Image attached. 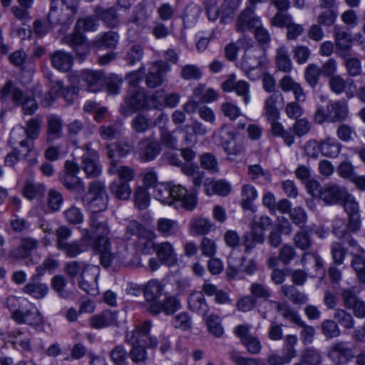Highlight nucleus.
Instances as JSON below:
<instances>
[{
    "label": "nucleus",
    "instance_id": "e2e57ef3",
    "mask_svg": "<svg viewBox=\"0 0 365 365\" xmlns=\"http://www.w3.org/2000/svg\"><path fill=\"white\" fill-rule=\"evenodd\" d=\"M91 267L85 262L71 261L66 264L65 272L71 278L73 279L79 275L81 276L83 272L88 271Z\"/></svg>",
    "mask_w": 365,
    "mask_h": 365
},
{
    "label": "nucleus",
    "instance_id": "c85d7f7f",
    "mask_svg": "<svg viewBox=\"0 0 365 365\" xmlns=\"http://www.w3.org/2000/svg\"><path fill=\"white\" fill-rule=\"evenodd\" d=\"M246 257H237L236 253L232 251L227 259V268L226 276L229 280H232L242 273L243 264L246 261Z\"/></svg>",
    "mask_w": 365,
    "mask_h": 365
},
{
    "label": "nucleus",
    "instance_id": "aec40b11",
    "mask_svg": "<svg viewBox=\"0 0 365 365\" xmlns=\"http://www.w3.org/2000/svg\"><path fill=\"white\" fill-rule=\"evenodd\" d=\"M48 21L53 27L57 25L61 26L63 29H67L73 23V18L66 12L64 9H58L52 1L50 11L47 16Z\"/></svg>",
    "mask_w": 365,
    "mask_h": 365
},
{
    "label": "nucleus",
    "instance_id": "cd10ccee",
    "mask_svg": "<svg viewBox=\"0 0 365 365\" xmlns=\"http://www.w3.org/2000/svg\"><path fill=\"white\" fill-rule=\"evenodd\" d=\"M63 135V120L58 115H51L47 118L46 141L53 143Z\"/></svg>",
    "mask_w": 365,
    "mask_h": 365
},
{
    "label": "nucleus",
    "instance_id": "4be33fe9",
    "mask_svg": "<svg viewBox=\"0 0 365 365\" xmlns=\"http://www.w3.org/2000/svg\"><path fill=\"white\" fill-rule=\"evenodd\" d=\"M327 110L329 123L344 122L349 115L348 103L342 100L329 102Z\"/></svg>",
    "mask_w": 365,
    "mask_h": 365
},
{
    "label": "nucleus",
    "instance_id": "864d4df0",
    "mask_svg": "<svg viewBox=\"0 0 365 365\" xmlns=\"http://www.w3.org/2000/svg\"><path fill=\"white\" fill-rule=\"evenodd\" d=\"M119 36L117 33L113 31L105 32L99 35L93 40V45L96 47H106L114 48L118 43Z\"/></svg>",
    "mask_w": 365,
    "mask_h": 365
},
{
    "label": "nucleus",
    "instance_id": "a878e982",
    "mask_svg": "<svg viewBox=\"0 0 365 365\" xmlns=\"http://www.w3.org/2000/svg\"><path fill=\"white\" fill-rule=\"evenodd\" d=\"M334 37L337 56L339 57L349 53L348 51L351 48L350 34L339 26H336L334 28Z\"/></svg>",
    "mask_w": 365,
    "mask_h": 365
},
{
    "label": "nucleus",
    "instance_id": "9b49d317",
    "mask_svg": "<svg viewBox=\"0 0 365 365\" xmlns=\"http://www.w3.org/2000/svg\"><path fill=\"white\" fill-rule=\"evenodd\" d=\"M38 246L39 241L38 240L31 237H21L19 245L11 250L9 257L14 260L28 259Z\"/></svg>",
    "mask_w": 365,
    "mask_h": 365
},
{
    "label": "nucleus",
    "instance_id": "e433bc0d",
    "mask_svg": "<svg viewBox=\"0 0 365 365\" xmlns=\"http://www.w3.org/2000/svg\"><path fill=\"white\" fill-rule=\"evenodd\" d=\"M23 334L24 333L21 330L16 329L10 331L9 336L16 349L20 351L24 354H27L31 352V341L28 337H24Z\"/></svg>",
    "mask_w": 365,
    "mask_h": 365
},
{
    "label": "nucleus",
    "instance_id": "2eb2a0df",
    "mask_svg": "<svg viewBox=\"0 0 365 365\" xmlns=\"http://www.w3.org/2000/svg\"><path fill=\"white\" fill-rule=\"evenodd\" d=\"M165 286L158 279H151L145 285L143 292L147 304V310L150 313L153 304L159 303L163 294Z\"/></svg>",
    "mask_w": 365,
    "mask_h": 365
},
{
    "label": "nucleus",
    "instance_id": "c03bdc74",
    "mask_svg": "<svg viewBox=\"0 0 365 365\" xmlns=\"http://www.w3.org/2000/svg\"><path fill=\"white\" fill-rule=\"evenodd\" d=\"M281 292L284 297L296 305L304 304L309 300V297L306 294L299 291L293 285H282Z\"/></svg>",
    "mask_w": 365,
    "mask_h": 365
},
{
    "label": "nucleus",
    "instance_id": "13d9d810",
    "mask_svg": "<svg viewBox=\"0 0 365 365\" xmlns=\"http://www.w3.org/2000/svg\"><path fill=\"white\" fill-rule=\"evenodd\" d=\"M98 25V19L95 15L78 18L76 22L75 26L76 29L82 32H91L96 31Z\"/></svg>",
    "mask_w": 365,
    "mask_h": 365
},
{
    "label": "nucleus",
    "instance_id": "5701e85b",
    "mask_svg": "<svg viewBox=\"0 0 365 365\" xmlns=\"http://www.w3.org/2000/svg\"><path fill=\"white\" fill-rule=\"evenodd\" d=\"M166 64L163 62H154L149 68L145 78L148 87L154 88L160 86L164 81V73L167 71Z\"/></svg>",
    "mask_w": 365,
    "mask_h": 365
},
{
    "label": "nucleus",
    "instance_id": "4d7b16f0",
    "mask_svg": "<svg viewBox=\"0 0 365 365\" xmlns=\"http://www.w3.org/2000/svg\"><path fill=\"white\" fill-rule=\"evenodd\" d=\"M110 192L119 200H128L131 194V189L127 182L114 180L110 186Z\"/></svg>",
    "mask_w": 365,
    "mask_h": 365
},
{
    "label": "nucleus",
    "instance_id": "8fccbe9b",
    "mask_svg": "<svg viewBox=\"0 0 365 365\" xmlns=\"http://www.w3.org/2000/svg\"><path fill=\"white\" fill-rule=\"evenodd\" d=\"M276 64L277 68L284 73H290L293 68L288 49L282 46L277 50Z\"/></svg>",
    "mask_w": 365,
    "mask_h": 365
},
{
    "label": "nucleus",
    "instance_id": "4468645a",
    "mask_svg": "<svg viewBox=\"0 0 365 365\" xmlns=\"http://www.w3.org/2000/svg\"><path fill=\"white\" fill-rule=\"evenodd\" d=\"M81 82L87 91L97 93L105 84V76L98 71L85 70L81 73Z\"/></svg>",
    "mask_w": 365,
    "mask_h": 365
},
{
    "label": "nucleus",
    "instance_id": "bf43d9fd",
    "mask_svg": "<svg viewBox=\"0 0 365 365\" xmlns=\"http://www.w3.org/2000/svg\"><path fill=\"white\" fill-rule=\"evenodd\" d=\"M171 185L169 183H160L155 186L154 190L155 198L163 204L172 205Z\"/></svg>",
    "mask_w": 365,
    "mask_h": 365
},
{
    "label": "nucleus",
    "instance_id": "680f3d73",
    "mask_svg": "<svg viewBox=\"0 0 365 365\" xmlns=\"http://www.w3.org/2000/svg\"><path fill=\"white\" fill-rule=\"evenodd\" d=\"M193 97L202 103H211L218 98L217 93L212 88H207L203 86H199L193 91Z\"/></svg>",
    "mask_w": 365,
    "mask_h": 365
},
{
    "label": "nucleus",
    "instance_id": "9d476101",
    "mask_svg": "<svg viewBox=\"0 0 365 365\" xmlns=\"http://www.w3.org/2000/svg\"><path fill=\"white\" fill-rule=\"evenodd\" d=\"M222 88L226 92L235 91L246 106L250 103V84L245 81H236L234 74L230 75L228 79L222 83Z\"/></svg>",
    "mask_w": 365,
    "mask_h": 365
},
{
    "label": "nucleus",
    "instance_id": "338daca9",
    "mask_svg": "<svg viewBox=\"0 0 365 365\" xmlns=\"http://www.w3.org/2000/svg\"><path fill=\"white\" fill-rule=\"evenodd\" d=\"M278 96L274 93L269 96L264 102V110L267 120H277L279 116V111L276 103Z\"/></svg>",
    "mask_w": 365,
    "mask_h": 365
},
{
    "label": "nucleus",
    "instance_id": "37998d69",
    "mask_svg": "<svg viewBox=\"0 0 365 365\" xmlns=\"http://www.w3.org/2000/svg\"><path fill=\"white\" fill-rule=\"evenodd\" d=\"M190 232L194 235H204L215 229V224L207 218H192L189 223Z\"/></svg>",
    "mask_w": 365,
    "mask_h": 365
},
{
    "label": "nucleus",
    "instance_id": "bb28decb",
    "mask_svg": "<svg viewBox=\"0 0 365 365\" xmlns=\"http://www.w3.org/2000/svg\"><path fill=\"white\" fill-rule=\"evenodd\" d=\"M90 326L93 329H102L106 327L117 325V313L110 310L93 315L89 321Z\"/></svg>",
    "mask_w": 365,
    "mask_h": 365
},
{
    "label": "nucleus",
    "instance_id": "dca6fc26",
    "mask_svg": "<svg viewBox=\"0 0 365 365\" xmlns=\"http://www.w3.org/2000/svg\"><path fill=\"white\" fill-rule=\"evenodd\" d=\"M160 144L153 138H144L138 143L139 157L143 161L155 160L160 153Z\"/></svg>",
    "mask_w": 365,
    "mask_h": 365
},
{
    "label": "nucleus",
    "instance_id": "f257e3e1",
    "mask_svg": "<svg viewBox=\"0 0 365 365\" xmlns=\"http://www.w3.org/2000/svg\"><path fill=\"white\" fill-rule=\"evenodd\" d=\"M6 306L11 319L18 324H26L35 329L42 327L43 317L37 307L27 299L16 296L7 298Z\"/></svg>",
    "mask_w": 365,
    "mask_h": 365
},
{
    "label": "nucleus",
    "instance_id": "b1692460",
    "mask_svg": "<svg viewBox=\"0 0 365 365\" xmlns=\"http://www.w3.org/2000/svg\"><path fill=\"white\" fill-rule=\"evenodd\" d=\"M96 269L91 267L88 271L82 273L78 279L79 287L91 295H96L98 293Z\"/></svg>",
    "mask_w": 365,
    "mask_h": 365
},
{
    "label": "nucleus",
    "instance_id": "6e6552de",
    "mask_svg": "<svg viewBox=\"0 0 365 365\" xmlns=\"http://www.w3.org/2000/svg\"><path fill=\"white\" fill-rule=\"evenodd\" d=\"M353 356V350L349 346V343L344 341H335L330 346L327 351V357L335 363V365L346 363Z\"/></svg>",
    "mask_w": 365,
    "mask_h": 365
},
{
    "label": "nucleus",
    "instance_id": "f03ea898",
    "mask_svg": "<svg viewBox=\"0 0 365 365\" xmlns=\"http://www.w3.org/2000/svg\"><path fill=\"white\" fill-rule=\"evenodd\" d=\"M88 222L90 230H82V244L86 246L93 245L95 249L106 244L110 245V229L105 217L99 214H91Z\"/></svg>",
    "mask_w": 365,
    "mask_h": 365
},
{
    "label": "nucleus",
    "instance_id": "0e129e2a",
    "mask_svg": "<svg viewBox=\"0 0 365 365\" xmlns=\"http://www.w3.org/2000/svg\"><path fill=\"white\" fill-rule=\"evenodd\" d=\"M351 266L359 282L365 284V254L354 255Z\"/></svg>",
    "mask_w": 365,
    "mask_h": 365
},
{
    "label": "nucleus",
    "instance_id": "7ed1b4c3",
    "mask_svg": "<svg viewBox=\"0 0 365 365\" xmlns=\"http://www.w3.org/2000/svg\"><path fill=\"white\" fill-rule=\"evenodd\" d=\"M82 202L91 214H98L104 211L108 203V197L104 183L98 180L91 182L88 191L82 197Z\"/></svg>",
    "mask_w": 365,
    "mask_h": 365
},
{
    "label": "nucleus",
    "instance_id": "5fc2aeb1",
    "mask_svg": "<svg viewBox=\"0 0 365 365\" xmlns=\"http://www.w3.org/2000/svg\"><path fill=\"white\" fill-rule=\"evenodd\" d=\"M241 197L240 204L244 210H252V202L257 197V191L250 184L244 185L242 187Z\"/></svg>",
    "mask_w": 365,
    "mask_h": 365
},
{
    "label": "nucleus",
    "instance_id": "6e6d98bb",
    "mask_svg": "<svg viewBox=\"0 0 365 365\" xmlns=\"http://www.w3.org/2000/svg\"><path fill=\"white\" fill-rule=\"evenodd\" d=\"M109 173L117 175L118 177L117 180H123L128 183L134 178V170L131 168L118 165L117 163L114 161L110 163Z\"/></svg>",
    "mask_w": 365,
    "mask_h": 365
},
{
    "label": "nucleus",
    "instance_id": "69168bd1",
    "mask_svg": "<svg viewBox=\"0 0 365 365\" xmlns=\"http://www.w3.org/2000/svg\"><path fill=\"white\" fill-rule=\"evenodd\" d=\"M332 231L339 239L349 238L350 232H354L349 228V220L346 224L344 220L341 218H336L333 221Z\"/></svg>",
    "mask_w": 365,
    "mask_h": 365
},
{
    "label": "nucleus",
    "instance_id": "79ce46f5",
    "mask_svg": "<svg viewBox=\"0 0 365 365\" xmlns=\"http://www.w3.org/2000/svg\"><path fill=\"white\" fill-rule=\"evenodd\" d=\"M150 329L151 322L145 321L138 326L135 330L127 333L125 336L126 341L130 344H139L141 341H145V339L141 338L148 337Z\"/></svg>",
    "mask_w": 365,
    "mask_h": 365
},
{
    "label": "nucleus",
    "instance_id": "3c124183",
    "mask_svg": "<svg viewBox=\"0 0 365 365\" xmlns=\"http://www.w3.org/2000/svg\"><path fill=\"white\" fill-rule=\"evenodd\" d=\"M200 166L210 174L220 172V167L216 156L212 153H204L199 157Z\"/></svg>",
    "mask_w": 365,
    "mask_h": 365
},
{
    "label": "nucleus",
    "instance_id": "de8ad7c7",
    "mask_svg": "<svg viewBox=\"0 0 365 365\" xmlns=\"http://www.w3.org/2000/svg\"><path fill=\"white\" fill-rule=\"evenodd\" d=\"M190 308L195 312L205 317L207 313L208 307L205 302V297L201 292H195L188 298Z\"/></svg>",
    "mask_w": 365,
    "mask_h": 365
},
{
    "label": "nucleus",
    "instance_id": "603ef678",
    "mask_svg": "<svg viewBox=\"0 0 365 365\" xmlns=\"http://www.w3.org/2000/svg\"><path fill=\"white\" fill-rule=\"evenodd\" d=\"M43 120L38 116L29 119L26 123V127H23V133L32 140L37 139L41 133Z\"/></svg>",
    "mask_w": 365,
    "mask_h": 365
},
{
    "label": "nucleus",
    "instance_id": "412c9836",
    "mask_svg": "<svg viewBox=\"0 0 365 365\" xmlns=\"http://www.w3.org/2000/svg\"><path fill=\"white\" fill-rule=\"evenodd\" d=\"M154 250L162 263L169 267L177 264L178 255L173 245L170 242L165 241L156 244Z\"/></svg>",
    "mask_w": 365,
    "mask_h": 365
},
{
    "label": "nucleus",
    "instance_id": "72a5a7b5",
    "mask_svg": "<svg viewBox=\"0 0 365 365\" xmlns=\"http://www.w3.org/2000/svg\"><path fill=\"white\" fill-rule=\"evenodd\" d=\"M46 187L41 182L26 180L22 190L23 195L29 200L43 197Z\"/></svg>",
    "mask_w": 365,
    "mask_h": 365
},
{
    "label": "nucleus",
    "instance_id": "c756f323",
    "mask_svg": "<svg viewBox=\"0 0 365 365\" xmlns=\"http://www.w3.org/2000/svg\"><path fill=\"white\" fill-rule=\"evenodd\" d=\"M23 133V127L15 128L11 130L10 134L9 143L11 146L16 147L19 145L22 150L23 155L26 157L33 150L34 143L32 140L29 139L28 136L26 138L20 140L19 136Z\"/></svg>",
    "mask_w": 365,
    "mask_h": 365
},
{
    "label": "nucleus",
    "instance_id": "4c0bfd02",
    "mask_svg": "<svg viewBox=\"0 0 365 365\" xmlns=\"http://www.w3.org/2000/svg\"><path fill=\"white\" fill-rule=\"evenodd\" d=\"M204 186L207 195L217 194L220 196H227L231 191V185L222 180L215 181L207 179L204 182Z\"/></svg>",
    "mask_w": 365,
    "mask_h": 365
},
{
    "label": "nucleus",
    "instance_id": "09e8293b",
    "mask_svg": "<svg viewBox=\"0 0 365 365\" xmlns=\"http://www.w3.org/2000/svg\"><path fill=\"white\" fill-rule=\"evenodd\" d=\"M277 312L284 317V319L297 325L303 326L304 321L301 319L298 313L293 310L289 306L282 304L279 302H274Z\"/></svg>",
    "mask_w": 365,
    "mask_h": 365
},
{
    "label": "nucleus",
    "instance_id": "1a4fd4ad",
    "mask_svg": "<svg viewBox=\"0 0 365 365\" xmlns=\"http://www.w3.org/2000/svg\"><path fill=\"white\" fill-rule=\"evenodd\" d=\"M261 24L260 17L255 14V8L245 7L235 21V29L237 32L245 33L254 29Z\"/></svg>",
    "mask_w": 365,
    "mask_h": 365
},
{
    "label": "nucleus",
    "instance_id": "58836bf2",
    "mask_svg": "<svg viewBox=\"0 0 365 365\" xmlns=\"http://www.w3.org/2000/svg\"><path fill=\"white\" fill-rule=\"evenodd\" d=\"M178 222L165 217L159 218L156 222V230L163 237L175 236L178 231Z\"/></svg>",
    "mask_w": 365,
    "mask_h": 365
},
{
    "label": "nucleus",
    "instance_id": "6ab92c4d",
    "mask_svg": "<svg viewBox=\"0 0 365 365\" xmlns=\"http://www.w3.org/2000/svg\"><path fill=\"white\" fill-rule=\"evenodd\" d=\"M347 192L346 187L329 182L324 186L320 200L329 205L339 204L342 202Z\"/></svg>",
    "mask_w": 365,
    "mask_h": 365
},
{
    "label": "nucleus",
    "instance_id": "2f4dec72",
    "mask_svg": "<svg viewBox=\"0 0 365 365\" xmlns=\"http://www.w3.org/2000/svg\"><path fill=\"white\" fill-rule=\"evenodd\" d=\"M51 60L53 66L61 72L70 71L73 65L72 56L68 53L60 50L51 54Z\"/></svg>",
    "mask_w": 365,
    "mask_h": 365
},
{
    "label": "nucleus",
    "instance_id": "c9c22d12",
    "mask_svg": "<svg viewBox=\"0 0 365 365\" xmlns=\"http://www.w3.org/2000/svg\"><path fill=\"white\" fill-rule=\"evenodd\" d=\"M154 235L153 232L148 230L141 232V235L134 240L135 249L143 254H150L155 250V246L153 242Z\"/></svg>",
    "mask_w": 365,
    "mask_h": 365
},
{
    "label": "nucleus",
    "instance_id": "a211bd4d",
    "mask_svg": "<svg viewBox=\"0 0 365 365\" xmlns=\"http://www.w3.org/2000/svg\"><path fill=\"white\" fill-rule=\"evenodd\" d=\"M171 197L173 204L175 202H180V205L187 210H192L197 204L195 196L187 193L185 187L180 185H171Z\"/></svg>",
    "mask_w": 365,
    "mask_h": 365
},
{
    "label": "nucleus",
    "instance_id": "a19ab883",
    "mask_svg": "<svg viewBox=\"0 0 365 365\" xmlns=\"http://www.w3.org/2000/svg\"><path fill=\"white\" fill-rule=\"evenodd\" d=\"M23 292L36 299H41L47 295L48 287L41 281L31 280L24 287Z\"/></svg>",
    "mask_w": 365,
    "mask_h": 365
},
{
    "label": "nucleus",
    "instance_id": "7c9ffc66",
    "mask_svg": "<svg viewBox=\"0 0 365 365\" xmlns=\"http://www.w3.org/2000/svg\"><path fill=\"white\" fill-rule=\"evenodd\" d=\"M58 178L61 184L70 192L78 195L85 192L86 187L83 182L74 175L59 173Z\"/></svg>",
    "mask_w": 365,
    "mask_h": 365
},
{
    "label": "nucleus",
    "instance_id": "393cba45",
    "mask_svg": "<svg viewBox=\"0 0 365 365\" xmlns=\"http://www.w3.org/2000/svg\"><path fill=\"white\" fill-rule=\"evenodd\" d=\"M63 41L72 47L80 57L83 58L88 53L85 36L81 31L76 29V26L71 34L64 37Z\"/></svg>",
    "mask_w": 365,
    "mask_h": 365
},
{
    "label": "nucleus",
    "instance_id": "423d86ee",
    "mask_svg": "<svg viewBox=\"0 0 365 365\" xmlns=\"http://www.w3.org/2000/svg\"><path fill=\"white\" fill-rule=\"evenodd\" d=\"M83 154L81 156V168L88 178H96L102 172L98 152L88 143L81 147Z\"/></svg>",
    "mask_w": 365,
    "mask_h": 365
},
{
    "label": "nucleus",
    "instance_id": "ea45409f",
    "mask_svg": "<svg viewBox=\"0 0 365 365\" xmlns=\"http://www.w3.org/2000/svg\"><path fill=\"white\" fill-rule=\"evenodd\" d=\"M341 145L334 138L327 137L320 141V153L322 155L335 158L341 152Z\"/></svg>",
    "mask_w": 365,
    "mask_h": 365
},
{
    "label": "nucleus",
    "instance_id": "39448f33",
    "mask_svg": "<svg viewBox=\"0 0 365 365\" xmlns=\"http://www.w3.org/2000/svg\"><path fill=\"white\" fill-rule=\"evenodd\" d=\"M213 136L227 155H239L245 151L243 145L237 140V133L228 124L222 125Z\"/></svg>",
    "mask_w": 365,
    "mask_h": 365
},
{
    "label": "nucleus",
    "instance_id": "052dcab7",
    "mask_svg": "<svg viewBox=\"0 0 365 365\" xmlns=\"http://www.w3.org/2000/svg\"><path fill=\"white\" fill-rule=\"evenodd\" d=\"M201 9L196 4H190L185 8L182 17L185 28H190L194 26L200 15Z\"/></svg>",
    "mask_w": 365,
    "mask_h": 365
},
{
    "label": "nucleus",
    "instance_id": "f3484780",
    "mask_svg": "<svg viewBox=\"0 0 365 365\" xmlns=\"http://www.w3.org/2000/svg\"><path fill=\"white\" fill-rule=\"evenodd\" d=\"M181 309L180 301L175 297L165 294L163 301L154 304L150 307V313L153 316H157L161 312L166 315H172Z\"/></svg>",
    "mask_w": 365,
    "mask_h": 365
},
{
    "label": "nucleus",
    "instance_id": "f704fd0d",
    "mask_svg": "<svg viewBox=\"0 0 365 365\" xmlns=\"http://www.w3.org/2000/svg\"><path fill=\"white\" fill-rule=\"evenodd\" d=\"M339 57L343 60V65L349 76L354 78L362 74V63L360 58L349 53Z\"/></svg>",
    "mask_w": 365,
    "mask_h": 365
},
{
    "label": "nucleus",
    "instance_id": "20e7f679",
    "mask_svg": "<svg viewBox=\"0 0 365 365\" xmlns=\"http://www.w3.org/2000/svg\"><path fill=\"white\" fill-rule=\"evenodd\" d=\"M9 96L15 105L22 106L24 113L26 115H32L38 109L36 101L33 98L26 96L11 81H8L1 88L0 100L4 101Z\"/></svg>",
    "mask_w": 365,
    "mask_h": 365
},
{
    "label": "nucleus",
    "instance_id": "49530a36",
    "mask_svg": "<svg viewBox=\"0 0 365 365\" xmlns=\"http://www.w3.org/2000/svg\"><path fill=\"white\" fill-rule=\"evenodd\" d=\"M94 12L98 19H101L108 26L115 27L118 24V18L116 14V9L114 7L103 9L96 6Z\"/></svg>",
    "mask_w": 365,
    "mask_h": 365
},
{
    "label": "nucleus",
    "instance_id": "a18cd8bd",
    "mask_svg": "<svg viewBox=\"0 0 365 365\" xmlns=\"http://www.w3.org/2000/svg\"><path fill=\"white\" fill-rule=\"evenodd\" d=\"M110 245L106 244L96 248L98 252H101V263L105 267L110 266H114L116 267H120L119 260L118 258L117 251L111 252L110 250Z\"/></svg>",
    "mask_w": 365,
    "mask_h": 365
},
{
    "label": "nucleus",
    "instance_id": "473e14b6",
    "mask_svg": "<svg viewBox=\"0 0 365 365\" xmlns=\"http://www.w3.org/2000/svg\"><path fill=\"white\" fill-rule=\"evenodd\" d=\"M265 240L264 232H258L250 229L244 233L242 240L245 253H250L257 244H263Z\"/></svg>",
    "mask_w": 365,
    "mask_h": 365
},
{
    "label": "nucleus",
    "instance_id": "774afa93",
    "mask_svg": "<svg viewBox=\"0 0 365 365\" xmlns=\"http://www.w3.org/2000/svg\"><path fill=\"white\" fill-rule=\"evenodd\" d=\"M334 318L337 324H339L346 329H351L354 327L355 321L353 316L345 309H337L334 313Z\"/></svg>",
    "mask_w": 365,
    "mask_h": 365
},
{
    "label": "nucleus",
    "instance_id": "ddd939ff",
    "mask_svg": "<svg viewBox=\"0 0 365 365\" xmlns=\"http://www.w3.org/2000/svg\"><path fill=\"white\" fill-rule=\"evenodd\" d=\"M264 50L258 46H252L245 50L241 66L248 74L250 71L257 68L264 63Z\"/></svg>",
    "mask_w": 365,
    "mask_h": 365
},
{
    "label": "nucleus",
    "instance_id": "0eeeda50",
    "mask_svg": "<svg viewBox=\"0 0 365 365\" xmlns=\"http://www.w3.org/2000/svg\"><path fill=\"white\" fill-rule=\"evenodd\" d=\"M147 98L143 88H130L125 97L124 103L120 107V112L125 116H130L135 110L146 106Z\"/></svg>",
    "mask_w": 365,
    "mask_h": 365
},
{
    "label": "nucleus",
    "instance_id": "f8f14e48",
    "mask_svg": "<svg viewBox=\"0 0 365 365\" xmlns=\"http://www.w3.org/2000/svg\"><path fill=\"white\" fill-rule=\"evenodd\" d=\"M344 209L349 220V228L354 232H358L361 228L359 207L355 197L347 192L342 202Z\"/></svg>",
    "mask_w": 365,
    "mask_h": 365
}]
</instances>
